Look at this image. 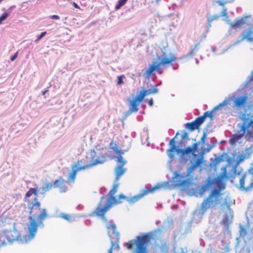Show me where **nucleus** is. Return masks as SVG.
Returning <instances> with one entry per match:
<instances>
[{
	"mask_svg": "<svg viewBox=\"0 0 253 253\" xmlns=\"http://www.w3.org/2000/svg\"><path fill=\"white\" fill-rule=\"evenodd\" d=\"M240 119L242 123L238 125L239 134L232 135L229 140L231 145H234L243 136L247 141H253V114H242Z\"/></svg>",
	"mask_w": 253,
	"mask_h": 253,
	"instance_id": "obj_1",
	"label": "nucleus"
},
{
	"mask_svg": "<svg viewBox=\"0 0 253 253\" xmlns=\"http://www.w3.org/2000/svg\"><path fill=\"white\" fill-rule=\"evenodd\" d=\"M216 183L218 189H213L201 204L199 209V214L201 216L204 215L208 210L215 209L221 202L222 194L220 191L225 188V186L219 178L216 179Z\"/></svg>",
	"mask_w": 253,
	"mask_h": 253,
	"instance_id": "obj_2",
	"label": "nucleus"
},
{
	"mask_svg": "<svg viewBox=\"0 0 253 253\" xmlns=\"http://www.w3.org/2000/svg\"><path fill=\"white\" fill-rule=\"evenodd\" d=\"M216 183L218 189H213L201 204L199 209V214L201 216L204 215L208 210L215 209L221 202L222 194L220 191L225 188V186L219 178L216 179Z\"/></svg>",
	"mask_w": 253,
	"mask_h": 253,
	"instance_id": "obj_3",
	"label": "nucleus"
},
{
	"mask_svg": "<svg viewBox=\"0 0 253 253\" xmlns=\"http://www.w3.org/2000/svg\"><path fill=\"white\" fill-rule=\"evenodd\" d=\"M161 231L160 229L156 230L153 234L150 233L145 234L142 236H138L135 240H132L124 244L128 250H132L133 249V246H136V253H146V248L148 244L150 242L153 236L160 235Z\"/></svg>",
	"mask_w": 253,
	"mask_h": 253,
	"instance_id": "obj_4",
	"label": "nucleus"
},
{
	"mask_svg": "<svg viewBox=\"0 0 253 253\" xmlns=\"http://www.w3.org/2000/svg\"><path fill=\"white\" fill-rule=\"evenodd\" d=\"M109 155L106 148L91 150L87 154V158L89 159V163L85 165L89 168L92 166L100 164L106 161Z\"/></svg>",
	"mask_w": 253,
	"mask_h": 253,
	"instance_id": "obj_5",
	"label": "nucleus"
},
{
	"mask_svg": "<svg viewBox=\"0 0 253 253\" xmlns=\"http://www.w3.org/2000/svg\"><path fill=\"white\" fill-rule=\"evenodd\" d=\"M38 191V188H31L29 191L26 192L24 199V202L28 203L30 210V214L33 217H35L38 212L41 210V204L37 197L34 199L33 202L31 203L30 197L33 194L35 196H37Z\"/></svg>",
	"mask_w": 253,
	"mask_h": 253,
	"instance_id": "obj_6",
	"label": "nucleus"
},
{
	"mask_svg": "<svg viewBox=\"0 0 253 253\" xmlns=\"http://www.w3.org/2000/svg\"><path fill=\"white\" fill-rule=\"evenodd\" d=\"M110 207L111 197L108 198L102 197L97 207L90 214V216L99 217L104 222H106L107 219L105 217V214L109 211Z\"/></svg>",
	"mask_w": 253,
	"mask_h": 253,
	"instance_id": "obj_7",
	"label": "nucleus"
},
{
	"mask_svg": "<svg viewBox=\"0 0 253 253\" xmlns=\"http://www.w3.org/2000/svg\"><path fill=\"white\" fill-rule=\"evenodd\" d=\"M112 149L118 155V157L114 158H116V161L118 164L115 169L116 175L115 182H116L119 177L124 174L126 170V169L124 167L126 164V161L124 160L122 156V155L124 154V152L119 149V147L116 144H115L112 147Z\"/></svg>",
	"mask_w": 253,
	"mask_h": 253,
	"instance_id": "obj_8",
	"label": "nucleus"
},
{
	"mask_svg": "<svg viewBox=\"0 0 253 253\" xmlns=\"http://www.w3.org/2000/svg\"><path fill=\"white\" fill-rule=\"evenodd\" d=\"M20 237L19 232L15 228L4 230L0 233V246L12 243Z\"/></svg>",
	"mask_w": 253,
	"mask_h": 253,
	"instance_id": "obj_9",
	"label": "nucleus"
},
{
	"mask_svg": "<svg viewBox=\"0 0 253 253\" xmlns=\"http://www.w3.org/2000/svg\"><path fill=\"white\" fill-rule=\"evenodd\" d=\"M239 189L246 192L253 189V175L250 173H244L239 180Z\"/></svg>",
	"mask_w": 253,
	"mask_h": 253,
	"instance_id": "obj_10",
	"label": "nucleus"
},
{
	"mask_svg": "<svg viewBox=\"0 0 253 253\" xmlns=\"http://www.w3.org/2000/svg\"><path fill=\"white\" fill-rule=\"evenodd\" d=\"M212 117V113L210 111H206L203 116L198 117L196 119L191 122L187 123L186 124V127L191 131L199 128V126L203 123L207 117L211 118Z\"/></svg>",
	"mask_w": 253,
	"mask_h": 253,
	"instance_id": "obj_11",
	"label": "nucleus"
},
{
	"mask_svg": "<svg viewBox=\"0 0 253 253\" xmlns=\"http://www.w3.org/2000/svg\"><path fill=\"white\" fill-rule=\"evenodd\" d=\"M249 96L248 94L234 97L233 99V107L237 110L246 108L248 107Z\"/></svg>",
	"mask_w": 253,
	"mask_h": 253,
	"instance_id": "obj_12",
	"label": "nucleus"
},
{
	"mask_svg": "<svg viewBox=\"0 0 253 253\" xmlns=\"http://www.w3.org/2000/svg\"><path fill=\"white\" fill-rule=\"evenodd\" d=\"M119 186V183H114L112 187V206L121 204L126 199V197L123 194L116 195Z\"/></svg>",
	"mask_w": 253,
	"mask_h": 253,
	"instance_id": "obj_13",
	"label": "nucleus"
},
{
	"mask_svg": "<svg viewBox=\"0 0 253 253\" xmlns=\"http://www.w3.org/2000/svg\"><path fill=\"white\" fill-rule=\"evenodd\" d=\"M177 60L176 57L172 53L164 52L162 55V58L159 62L160 64L165 66L167 65L171 64L172 62Z\"/></svg>",
	"mask_w": 253,
	"mask_h": 253,
	"instance_id": "obj_14",
	"label": "nucleus"
},
{
	"mask_svg": "<svg viewBox=\"0 0 253 253\" xmlns=\"http://www.w3.org/2000/svg\"><path fill=\"white\" fill-rule=\"evenodd\" d=\"M161 65H162V64H160L159 62L157 63L156 62H154L152 64L150 65L145 73L146 77L147 79H149L154 71H157L159 74H162L163 71L160 68Z\"/></svg>",
	"mask_w": 253,
	"mask_h": 253,
	"instance_id": "obj_15",
	"label": "nucleus"
},
{
	"mask_svg": "<svg viewBox=\"0 0 253 253\" xmlns=\"http://www.w3.org/2000/svg\"><path fill=\"white\" fill-rule=\"evenodd\" d=\"M223 205H226L229 209V212L228 213H226L224 215L223 219L221 221V223L222 224L224 225L226 228H228L229 224L231 223L233 217V211L230 209L229 205L227 204L226 202H225Z\"/></svg>",
	"mask_w": 253,
	"mask_h": 253,
	"instance_id": "obj_16",
	"label": "nucleus"
},
{
	"mask_svg": "<svg viewBox=\"0 0 253 253\" xmlns=\"http://www.w3.org/2000/svg\"><path fill=\"white\" fill-rule=\"evenodd\" d=\"M153 189H154L145 190L141 193H140L138 195L134 196L132 197L127 198L126 197V200L130 204H134V203H136V202L138 201L139 200H140L145 195L152 192ZM124 200H125V199Z\"/></svg>",
	"mask_w": 253,
	"mask_h": 253,
	"instance_id": "obj_17",
	"label": "nucleus"
},
{
	"mask_svg": "<svg viewBox=\"0 0 253 253\" xmlns=\"http://www.w3.org/2000/svg\"><path fill=\"white\" fill-rule=\"evenodd\" d=\"M30 219L31 220L28 225V231L29 236L31 238H33L37 231L38 225L35 220L33 219L32 216L30 217Z\"/></svg>",
	"mask_w": 253,
	"mask_h": 253,
	"instance_id": "obj_18",
	"label": "nucleus"
},
{
	"mask_svg": "<svg viewBox=\"0 0 253 253\" xmlns=\"http://www.w3.org/2000/svg\"><path fill=\"white\" fill-rule=\"evenodd\" d=\"M178 134V132H177L176 134V136L172 138L169 143V148L167 150L168 155L170 158L172 159L173 158V154H172L174 152H176L177 153V150H180V149L178 148L175 146V138Z\"/></svg>",
	"mask_w": 253,
	"mask_h": 253,
	"instance_id": "obj_19",
	"label": "nucleus"
},
{
	"mask_svg": "<svg viewBox=\"0 0 253 253\" xmlns=\"http://www.w3.org/2000/svg\"><path fill=\"white\" fill-rule=\"evenodd\" d=\"M142 100H140L138 95L130 102L129 111L130 112H136L139 110L138 106Z\"/></svg>",
	"mask_w": 253,
	"mask_h": 253,
	"instance_id": "obj_20",
	"label": "nucleus"
},
{
	"mask_svg": "<svg viewBox=\"0 0 253 253\" xmlns=\"http://www.w3.org/2000/svg\"><path fill=\"white\" fill-rule=\"evenodd\" d=\"M159 89L157 88L156 86H153L152 87V89H148V90H143L141 91L138 96L139 97L140 100H142L144 99V98L149 94L156 93L158 92Z\"/></svg>",
	"mask_w": 253,
	"mask_h": 253,
	"instance_id": "obj_21",
	"label": "nucleus"
},
{
	"mask_svg": "<svg viewBox=\"0 0 253 253\" xmlns=\"http://www.w3.org/2000/svg\"><path fill=\"white\" fill-rule=\"evenodd\" d=\"M88 166H85V165H84L82 166H80L78 168H72V172L69 174L68 180L69 182H71L72 183H74L75 182L76 177L77 173L78 171L81 170H84L86 169H87Z\"/></svg>",
	"mask_w": 253,
	"mask_h": 253,
	"instance_id": "obj_22",
	"label": "nucleus"
},
{
	"mask_svg": "<svg viewBox=\"0 0 253 253\" xmlns=\"http://www.w3.org/2000/svg\"><path fill=\"white\" fill-rule=\"evenodd\" d=\"M203 157L202 156H198V158L192 163L191 165L187 169L188 174H190L192 172L198 167L203 163Z\"/></svg>",
	"mask_w": 253,
	"mask_h": 253,
	"instance_id": "obj_23",
	"label": "nucleus"
},
{
	"mask_svg": "<svg viewBox=\"0 0 253 253\" xmlns=\"http://www.w3.org/2000/svg\"><path fill=\"white\" fill-rule=\"evenodd\" d=\"M253 33L251 29L244 30L241 35V41L246 40L249 42H253Z\"/></svg>",
	"mask_w": 253,
	"mask_h": 253,
	"instance_id": "obj_24",
	"label": "nucleus"
},
{
	"mask_svg": "<svg viewBox=\"0 0 253 253\" xmlns=\"http://www.w3.org/2000/svg\"><path fill=\"white\" fill-rule=\"evenodd\" d=\"M48 217L46 209H42L41 210L40 213L37 216L38 223L40 225H43V221Z\"/></svg>",
	"mask_w": 253,
	"mask_h": 253,
	"instance_id": "obj_25",
	"label": "nucleus"
},
{
	"mask_svg": "<svg viewBox=\"0 0 253 253\" xmlns=\"http://www.w3.org/2000/svg\"><path fill=\"white\" fill-rule=\"evenodd\" d=\"M177 153L181 154L182 156H184L186 154L191 153L193 154L194 158L197 157V155L194 154V152L193 151V149L190 146L187 147L186 148L183 149H180V150H177Z\"/></svg>",
	"mask_w": 253,
	"mask_h": 253,
	"instance_id": "obj_26",
	"label": "nucleus"
},
{
	"mask_svg": "<svg viewBox=\"0 0 253 253\" xmlns=\"http://www.w3.org/2000/svg\"><path fill=\"white\" fill-rule=\"evenodd\" d=\"M245 23V21L244 18H241L240 19H238L235 21L233 23H231L230 24V27L232 29H237L239 28L241 29L242 26Z\"/></svg>",
	"mask_w": 253,
	"mask_h": 253,
	"instance_id": "obj_27",
	"label": "nucleus"
},
{
	"mask_svg": "<svg viewBox=\"0 0 253 253\" xmlns=\"http://www.w3.org/2000/svg\"><path fill=\"white\" fill-rule=\"evenodd\" d=\"M64 180L62 177H60L58 179L56 180L53 185V187H60V188H64L65 185H64Z\"/></svg>",
	"mask_w": 253,
	"mask_h": 253,
	"instance_id": "obj_28",
	"label": "nucleus"
},
{
	"mask_svg": "<svg viewBox=\"0 0 253 253\" xmlns=\"http://www.w3.org/2000/svg\"><path fill=\"white\" fill-rule=\"evenodd\" d=\"M111 227L113 234L115 236V240L114 241L118 242L120 239L119 232L117 230L116 226L114 224H112Z\"/></svg>",
	"mask_w": 253,
	"mask_h": 253,
	"instance_id": "obj_29",
	"label": "nucleus"
},
{
	"mask_svg": "<svg viewBox=\"0 0 253 253\" xmlns=\"http://www.w3.org/2000/svg\"><path fill=\"white\" fill-rule=\"evenodd\" d=\"M53 187V185L52 183L48 182L44 184L42 188V191L43 193H45Z\"/></svg>",
	"mask_w": 253,
	"mask_h": 253,
	"instance_id": "obj_30",
	"label": "nucleus"
},
{
	"mask_svg": "<svg viewBox=\"0 0 253 253\" xmlns=\"http://www.w3.org/2000/svg\"><path fill=\"white\" fill-rule=\"evenodd\" d=\"M247 158H248V157H247ZM246 158H247V157L245 155H239L238 158V160L237 161V164L236 165L234 166L233 167V170L234 173H236L237 165L238 164H239L240 163L243 161Z\"/></svg>",
	"mask_w": 253,
	"mask_h": 253,
	"instance_id": "obj_31",
	"label": "nucleus"
},
{
	"mask_svg": "<svg viewBox=\"0 0 253 253\" xmlns=\"http://www.w3.org/2000/svg\"><path fill=\"white\" fill-rule=\"evenodd\" d=\"M200 42L196 43L194 45V47L191 49V50L188 53V55L192 56L195 54V53L198 51L199 48L200 46Z\"/></svg>",
	"mask_w": 253,
	"mask_h": 253,
	"instance_id": "obj_32",
	"label": "nucleus"
},
{
	"mask_svg": "<svg viewBox=\"0 0 253 253\" xmlns=\"http://www.w3.org/2000/svg\"><path fill=\"white\" fill-rule=\"evenodd\" d=\"M127 1V0H119L118 4L115 6L116 9H119L122 6L126 4Z\"/></svg>",
	"mask_w": 253,
	"mask_h": 253,
	"instance_id": "obj_33",
	"label": "nucleus"
},
{
	"mask_svg": "<svg viewBox=\"0 0 253 253\" xmlns=\"http://www.w3.org/2000/svg\"><path fill=\"white\" fill-rule=\"evenodd\" d=\"M240 235L241 237H245L247 234V232L246 229L243 226H240V230H239Z\"/></svg>",
	"mask_w": 253,
	"mask_h": 253,
	"instance_id": "obj_34",
	"label": "nucleus"
},
{
	"mask_svg": "<svg viewBox=\"0 0 253 253\" xmlns=\"http://www.w3.org/2000/svg\"><path fill=\"white\" fill-rule=\"evenodd\" d=\"M219 17V16L218 15H213V16H211L209 17L208 18V23L210 24V25L211 26V23L215 20H217L218 19V18Z\"/></svg>",
	"mask_w": 253,
	"mask_h": 253,
	"instance_id": "obj_35",
	"label": "nucleus"
},
{
	"mask_svg": "<svg viewBox=\"0 0 253 253\" xmlns=\"http://www.w3.org/2000/svg\"><path fill=\"white\" fill-rule=\"evenodd\" d=\"M249 142H252L253 143V141H249ZM245 151L246 153L248 154V157H250V155L253 153V145H251L249 147L246 149Z\"/></svg>",
	"mask_w": 253,
	"mask_h": 253,
	"instance_id": "obj_36",
	"label": "nucleus"
},
{
	"mask_svg": "<svg viewBox=\"0 0 253 253\" xmlns=\"http://www.w3.org/2000/svg\"><path fill=\"white\" fill-rule=\"evenodd\" d=\"M9 15V13H7V12H5V13H4L3 14H2L0 16V24H1L2 23V22L8 17Z\"/></svg>",
	"mask_w": 253,
	"mask_h": 253,
	"instance_id": "obj_37",
	"label": "nucleus"
},
{
	"mask_svg": "<svg viewBox=\"0 0 253 253\" xmlns=\"http://www.w3.org/2000/svg\"><path fill=\"white\" fill-rule=\"evenodd\" d=\"M60 216L64 218V219L68 221H71V218H72V216L70 214H61Z\"/></svg>",
	"mask_w": 253,
	"mask_h": 253,
	"instance_id": "obj_38",
	"label": "nucleus"
},
{
	"mask_svg": "<svg viewBox=\"0 0 253 253\" xmlns=\"http://www.w3.org/2000/svg\"><path fill=\"white\" fill-rule=\"evenodd\" d=\"M83 161H84L83 159L80 160H78L76 162V163L72 166V168H73V169L76 168L77 169V168H79V167H78V166L79 165H80L81 164L83 163H84Z\"/></svg>",
	"mask_w": 253,
	"mask_h": 253,
	"instance_id": "obj_39",
	"label": "nucleus"
},
{
	"mask_svg": "<svg viewBox=\"0 0 253 253\" xmlns=\"http://www.w3.org/2000/svg\"><path fill=\"white\" fill-rule=\"evenodd\" d=\"M125 78V76L124 75H122V76H119L118 77V80H117V84H123V79Z\"/></svg>",
	"mask_w": 253,
	"mask_h": 253,
	"instance_id": "obj_40",
	"label": "nucleus"
},
{
	"mask_svg": "<svg viewBox=\"0 0 253 253\" xmlns=\"http://www.w3.org/2000/svg\"><path fill=\"white\" fill-rule=\"evenodd\" d=\"M46 34V32H42L41 35L38 36L37 39L35 41V42H38L41 39H42Z\"/></svg>",
	"mask_w": 253,
	"mask_h": 253,
	"instance_id": "obj_41",
	"label": "nucleus"
},
{
	"mask_svg": "<svg viewBox=\"0 0 253 253\" xmlns=\"http://www.w3.org/2000/svg\"><path fill=\"white\" fill-rule=\"evenodd\" d=\"M229 2V1H227V0H217L216 1V3L218 5L223 6L225 4L228 3Z\"/></svg>",
	"mask_w": 253,
	"mask_h": 253,
	"instance_id": "obj_42",
	"label": "nucleus"
},
{
	"mask_svg": "<svg viewBox=\"0 0 253 253\" xmlns=\"http://www.w3.org/2000/svg\"><path fill=\"white\" fill-rule=\"evenodd\" d=\"M187 183V181L186 180H181V181H179L176 184L177 185H179V186H183L184 185H185L186 183Z\"/></svg>",
	"mask_w": 253,
	"mask_h": 253,
	"instance_id": "obj_43",
	"label": "nucleus"
},
{
	"mask_svg": "<svg viewBox=\"0 0 253 253\" xmlns=\"http://www.w3.org/2000/svg\"><path fill=\"white\" fill-rule=\"evenodd\" d=\"M198 145H199L198 143H195L193 145L192 147H191L194 153H195V151L197 150V149L198 148Z\"/></svg>",
	"mask_w": 253,
	"mask_h": 253,
	"instance_id": "obj_44",
	"label": "nucleus"
},
{
	"mask_svg": "<svg viewBox=\"0 0 253 253\" xmlns=\"http://www.w3.org/2000/svg\"><path fill=\"white\" fill-rule=\"evenodd\" d=\"M228 104V100H224L222 103L219 104L217 107H223L225 105H227Z\"/></svg>",
	"mask_w": 253,
	"mask_h": 253,
	"instance_id": "obj_45",
	"label": "nucleus"
},
{
	"mask_svg": "<svg viewBox=\"0 0 253 253\" xmlns=\"http://www.w3.org/2000/svg\"><path fill=\"white\" fill-rule=\"evenodd\" d=\"M206 137H207V134L206 133H204L202 137H201V142L202 144H205V139L206 138Z\"/></svg>",
	"mask_w": 253,
	"mask_h": 253,
	"instance_id": "obj_46",
	"label": "nucleus"
},
{
	"mask_svg": "<svg viewBox=\"0 0 253 253\" xmlns=\"http://www.w3.org/2000/svg\"><path fill=\"white\" fill-rule=\"evenodd\" d=\"M227 15V9L226 8H224L221 12L220 16H226Z\"/></svg>",
	"mask_w": 253,
	"mask_h": 253,
	"instance_id": "obj_47",
	"label": "nucleus"
},
{
	"mask_svg": "<svg viewBox=\"0 0 253 253\" xmlns=\"http://www.w3.org/2000/svg\"><path fill=\"white\" fill-rule=\"evenodd\" d=\"M18 56V52H16L13 56H12L10 58V60L12 61H13Z\"/></svg>",
	"mask_w": 253,
	"mask_h": 253,
	"instance_id": "obj_48",
	"label": "nucleus"
},
{
	"mask_svg": "<svg viewBox=\"0 0 253 253\" xmlns=\"http://www.w3.org/2000/svg\"><path fill=\"white\" fill-rule=\"evenodd\" d=\"M222 177H227V172H226V168L225 167H224L223 169Z\"/></svg>",
	"mask_w": 253,
	"mask_h": 253,
	"instance_id": "obj_49",
	"label": "nucleus"
},
{
	"mask_svg": "<svg viewBox=\"0 0 253 253\" xmlns=\"http://www.w3.org/2000/svg\"><path fill=\"white\" fill-rule=\"evenodd\" d=\"M214 161L215 164H218L219 163L222 161V159L220 157H216L215 158Z\"/></svg>",
	"mask_w": 253,
	"mask_h": 253,
	"instance_id": "obj_50",
	"label": "nucleus"
},
{
	"mask_svg": "<svg viewBox=\"0 0 253 253\" xmlns=\"http://www.w3.org/2000/svg\"><path fill=\"white\" fill-rule=\"evenodd\" d=\"M50 18L52 19H56L59 20L60 19V17L57 15H53L50 16Z\"/></svg>",
	"mask_w": 253,
	"mask_h": 253,
	"instance_id": "obj_51",
	"label": "nucleus"
},
{
	"mask_svg": "<svg viewBox=\"0 0 253 253\" xmlns=\"http://www.w3.org/2000/svg\"><path fill=\"white\" fill-rule=\"evenodd\" d=\"M249 173H250L251 175H253V163L252 164V166L249 169Z\"/></svg>",
	"mask_w": 253,
	"mask_h": 253,
	"instance_id": "obj_52",
	"label": "nucleus"
},
{
	"mask_svg": "<svg viewBox=\"0 0 253 253\" xmlns=\"http://www.w3.org/2000/svg\"><path fill=\"white\" fill-rule=\"evenodd\" d=\"M148 103L150 106H152L153 105V100L152 98H151L150 100L148 101Z\"/></svg>",
	"mask_w": 253,
	"mask_h": 253,
	"instance_id": "obj_53",
	"label": "nucleus"
},
{
	"mask_svg": "<svg viewBox=\"0 0 253 253\" xmlns=\"http://www.w3.org/2000/svg\"><path fill=\"white\" fill-rule=\"evenodd\" d=\"M73 5L75 8L80 9V7L76 2H73Z\"/></svg>",
	"mask_w": 253,
	"mask_h": 253,
	"instance_id": "obj_54",
	"label": "nucleus"
},
{
	"mask_svg": "<svg viewBox=\"0 0 253 253\" xmlns=\"http://www.w3.org/2000/svg\"><path fill=\"white\" fill-rule=\"evenodd\" d=\"M48 91V89H45L43 91H42V94L44 95L46 92Z\"/></svg>",
	"mask_w": 253,
	"mask_h": 253,
	"instance_id": "obj_55",
	"label": "nucleus"
},
{
	"mask_svg": "<svg viewBox=\"0 0 253 253\" xmlns=\"http://www.w3.org/2000/svg\"><path fill=\"white\" fill-rule=\"evenodd\" d=\"M106 227L108 229H110V228H111V225L108 224V223H106Z\"/></svg>",
	"mask_w": 253,
	"mask_h": 253,
	"instance_id": "obj_56",
	"label": "nucleus"
},
{
	"mask_svg": "<svg viewBox=\"0 0 253 253\" xmlns=\"http://www.w3.org/2000/svg\"><path fill=\"white\" fill-rule=\"evenodd\" d=\"M114 246V244L113 243V242H112V245H111L112 249L113 248Z\"/></svg>",
	"mask_w": 253,
	"mask_h": 253,
	"instance_id": "obj_57",
	"label": "nucleus"
},
{
	"mask_svg": "<svg viewBox=\"0 0 253 253\" xmlns=\"http://www.w3.org/2000/svg\"><path fill=\"white\" fill-rule=\"evenodd\" d=\"M108 253H111V249L108 250Z\"/></svg>",
	"mask_w": 253,
	"mask_h": 253,
	"instance_id": "obj_58",
	"label": "nucleus"
},
{
	"mask_svg": "<svg viewBox=\"0 0 253 253\" xmlns=\"http://www.w3.org/2000/svg\"><path fill=\"white\" fill-rule=\"evenodd\" d=\"M177 176L182 177V176H181L180 175H178V174H177Z\"/></svg>",
	"mask_w": 253,
	"mask_h": 253,
	"instance_id": "obj_59",
	"label": "nucleus"
},
{
	"mask_svg": "<svg viewBox=\"0 0 253 253\" xmlns=\"http://www.w3.org/2000/svg\"><path fill=\"white\" fill-rule=\"evenodd\" d=\"M111 193V191L109 192L108 195Z\"/></svg>",
	"mask_w": 253,
	"mask_h": 253,
	"instance_id": "obj_60",
	"label": "nucleus"
},
{
	"mask_svg": "<svg viewBox=\"0 0 253 253\" xmlns=\"http://www.w3.org/2000/svg\"><path fill=\"white\" fill-rule=\"evenodd\" d=\"M2 0H0V2L1 1H2Z\"/></svg>",
	"mask_w": 253,
	"mask_h": 253,
	"instance_id": "obj_61",
	"label": "nucleus"
}]
</instances>
